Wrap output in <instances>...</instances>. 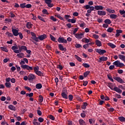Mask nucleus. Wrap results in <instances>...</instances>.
<instances>
[{
  "mask_svg": "<svg viewBox=\"0 0 125 125\" xmlns=\"http://www.w3.org/2000/svg\"><path fill=\"white\" fill-rule=\"evenodd\" d=\"M84 37V33H76L75 34V38L78 40H81Z\"/></svg>",
  "mask_w": 125,
  "mask_h": 125,
  "instance_id": "obj_7",
  "label": "nucleus"
},
{
  "mask_svg": "<svg viewBox=\"0 0 125 125\" xmlns=\"http://www.w3.org/2000/svg\"><path fill=\"white\" fill-rule=\"evenodd\" d=\"M49 118L50 120H52V121H54V120H55V118H54V116L52 115H50Z\"/></svg>",
  "mask_w": 125,
  "mask_h": 125,
  "instance_id": "obj_52",
  "label": "nucleus"
},
{
  "mask_svg": "<svg viewBox=\"0 0 125 125\" xmlns=\"http://www.w3.org/2000/svg\"><path fill=\"white\" fill-rule=\"evenodd\" d=\"M21 67L24 70H27V71H32L33 69V66H30L28 65H21Z\"/></svg>",
  "mask_w": 125,
  "mask_h": 125,
  "instance_id": "obj_4",
  "label": "nucleus"
},
{
  "mask_svg": "<svg viewBox=\"0 0 125 125\" xmlns=\"http://www.w3.org/2000/svg\"><path fill=\"white\" fill-rule=\"evenodd\" d=\"M36 79V76L33 74H30L28 75V81H34V80Z\"/></svg>",
  "mask_w": 125,
  "mask_h": 125,
  "instance_id": "obj_13",
  "label": "nucleus"
},
{
  "mask_svg": "<svg viewBox=\"0 0 125 125\" xmlns=\"http://www.w3.org/2000/svg\"><path fill=\"white\" fill-rule=\"evenodd\" d=\"M19 49H18L17 45L16 44H15V45L12 46L11 49L13 51V52H14V53H20V52H22V51H26V53H28V54H31V52H32L31 50L27 49V47L26 46H19Z\"/></svg>",
  "mask_w": 125,
  "mask_h": 125,
  "instance_id": "obj_1",
  "label": "nucleus"
},
{
  "mask_svg": "<svg viewBox=\"0 0 125 125\" xmlns=\"http://www.w3.org/2000/svg\"><path fill=\"white\" fill-rule=\"evenodd\" d=\"M88 83V82L87 81H83V86H86Z\"/></svg>",
  "mask_w": 125,
  "mask_h": 125,
  "instance_id": "obj_55",
  "label": "nucleus"
},
{
  "mask_svg": "<svg viewBox=\"0 0 125 125\" xmlns=\"http://www.w3.org/2000/svg\"><path fill=\"white\" fill-rule=\"evenodd\" d=\"M89 45H88V43H86L84 45H83V48H84V49H86V48H87V47L89 46Z\"/></svg>",
  "mask_w": 125,
  "mask_h": 125,
  "instance_id": "obj_62",
  "label": "nucleus"
},
{
  "mask_svg": "<svg viewBox=\"0 0 125 125\" xmlns=\"http://www.w3.org/2000/svg\"><path fill=\"white\" fill-rule=\"evenodd\" d=\"M86 106H87V103L84 102L83 105H82L81 109L83 110H85L86 109Z\"/></svg>",
  "mask_w": 125,
  "mask_h": 125,
  "instance_id": "obj_22",
  "label": "nucleus"
},
{
  "mask_svg": "<svg viewBox=\"0 0 125 125\" xmlns=\"http://www.w3.org/2000/svg\"><path fill=\"white\" fill-rule=\"evenodd\" d=\"M42 13L43 14H46V15H49V13L47 11V10L46 9H43L42 10Z\"/></svg>",
  "mask_w": 125,
  "mask_h": 125,
  "instance_id": "obj_30",
  "label": "nucleus"
},
{
  "mask_svg": "<svg viewBox=\"0 0 125 125\" xmlns=\"http://www.w3.org/2000/svg\"><path fill=\"white\" fill-rule=\"evenodd\" d=\"M87 114V112L86 111L83 110L82 113H81V118H84L86 117V114Z\"/></svg>",
  "mask_w": 125,
  "mask_h": 125,
  "instance_id": "obj_16",
  "label": "nucleus"
},
{
  "mask_svg": "<svg viewBox=\"0 0 125 125\" xmlns=\"http://www.w3.org/2000/svg\"><path fill=\"white\" fill-rule=\"evenodd\" d=\"M113 80H115V81H116V82L119 83H125V81L123 80L121 77H118L116 76H114Z\"/></svg>",
  "mask_w": 125,
  "mask_h": 125,
  "instance_id": "obj_5",
  "label": "nucleus"
},
{
  "mask_svg": "<svg viewBox=\"0 0 125 125\" xmlns=\"http://www.w3.org/2000/svg\"><path fill=\"white\" fill-rule=\"evenodd\" d=\"M38 19H40V20H41V21H42L43 22H45V21H44V19L42 17L40 16H38Z\"/></svg>",
  "mask_w": 125,
  "mask_h": 125,
  "instance_id": "obj_48",
  "label": "nucleus"
},
{
  "mask_svg": "<svg viewBox=\"0 0 125 125\" xmlns=\"http://www.w3.org/2000/svg\"><path fill=\"white\" fill-rule=\"evenodd\" d=\"M26 96H28V97H33V96H34V93H26Z\"/></svg>",
  "mask_w": 125,
  "mask_h": 125,
  "instance_id": "obj_43",
  "label": "nucleus"
},
{
  "mask_svg": "<svg viewBox=\"0 0 125 125\" xmlns=\"http://www.w3.org/2000/svg\"><path fill=\"white\" fill-rule=\"evenodd\" d=\"M76 59L79 61V62H82V58L81 57H79L77 55H74Z\"/></svg>",
  "mask_w": 125,
  "mask_h": 125,
  "instance_id": "obj_35",
  "label": "nucleus"
},
{
  "mask_svg": "<svg viewBox=\"0 0 125 125\" xmlns=\"http://www.w3.org/2000/svg\"><path fill=\"white\" fill-rule=\"evenodd\" d=\"M25 7L26 8H31L32 7V4H27L25 5Z\"/></svg>",
  "mask_w": 125,
  "mask_h": 125,
  "instance_id": "obj_61",
  "label": "nucleus"
},
{
  "mask_svg": "<svg viewBox=\"0 0 125 125\" xmlns=\"http://www.w3.org/2000/svg\"><path fill=\"white\" fill-rule=\"evenodd\" d=\"M5 85L6 87L9 88L11 87V83L6 82L5 83Z\"/></svg>",
  "mask_w": 125,
  "mask_h": 125,
  "instance_id": "obj_37",
  "label": "nucleus"
},
{
  "mask_svg": "<svg viewBox=\"0 0 125 125\" xmlns=\"http://www.w3.org/2000/svg\"><path fill=\"white\" fill-rule=\"evenodd\" d=\"M98 15L100 16H105L106 15V12L105 11H98Z\"/></svg>",
  "mask_w": 125,
  "mask_h": 125,
  "instance_id": "obj_15",
  "label": "nucleus"
},
{
  "mask_svg": "<svg viewBox=\"0 0 125 125\" xmlns=\"http://www.w3.org/2000/svg\"><path fill=\"white\" fill-rule=\"evenodd\" d=\"M68 99L69 101H72V100H73V96L71 94L69 95Z\"/></svg>",
  "mask_w": 125,
  "mask_h": 125,
  "instance_id": "obj_57",
  "label": "nucleus"
},
{
  "mask_svg": "<svg viewBox=\"0 0 125 125\" xmlns=\"http://www.w3.org/2000/svg\"><path fill=\"white\" fill-rule=\"evenodd\" d=\"M19 36L21 40H22L23 39V34L21 32H19Z\"/></svg>",
  "mask_w": 125,
  "mask_h": 125,
  "instance_id": "obj_56",
  "label": "nucleus"
},
{
  "mask_svg": "<svg viewBox=\"0 0 125 125\" xmlns=\"http://www.w3.org/2000/svg\"><path fill=\"white\" fill-rule=\"evenodd\" d=\"M96 52L99 53L100 55H103L104 53H106V50L101 49H96Z\"/></svg>",
  "mask_w": 125,
  "mask_h": 125,
  "instance_id": "obj_9",
  "label": "nucleus"
},
{
  "mask_svg": "<svg viewBox=\"0 0 125 125\" xmlns=\"http://www.w3.org/2000/svg\"><path fill=\"white\" fill-rule=\"evenodd\" d=\"M108 87L110 88L111 90H114V87L113 86V83H110L108 84Z\"/></svg>",
  "mask_w": 125,
  "mask_h": 125,
  "instance_id": "obj_44",
  "label": "nucleus"
},
{
  "mask_svg": "<svg viewBox=\"0 0 125 125\" xmlns=\"http://www.w3.org/2000/svg\"><path fill=\"white\" fill-rule=\"evenodd\" d=\"M107 60H108V58L107 57L103 56L99 58V60L98 62H99V63H101L102 61H107Z\"/></svg>",
  "mask_w": 125,
  "mask_h": 125,
  "instance_id": "obj_12",
  "label": "nucleus"
},
{
  "mask_svg": "<svg viewBox=\"0 0 125 125\" xmlns=\"http://www.w3.org/2000/svg\"><path fill=\"white\" fill-rule=\"evenodd\" d=\"M31 34L32 36L31 39H32V40L36 42H40L39 40V38L37 37V35H36L34 32H31Z\"/></svg>",
  "mask_w": 125,
  "mask_h": 125,
  "instance_id": "obj_8",
  "label": "nucleus"
},
{
  "mask_svg": "<svg viewBox=\"0 0 125 125\" xmlns=\"http://www.w3.org/2000/svg\"><path fill=\"white\" fill-rule=\"evenodd\" d=\"M118 57H119V59H120L121 60H123V59H124V57H125V55H119L118 56Z\"/></svg>",
  "mask_w": 125,
  "mask_h": 125,
  "instance_id": "obj_59",
  "label": "nucleus"
},
{
  "mask_svg": "<svg viewBox=\"0 0 125 125\" xmlns=\"http://www.w3.org/2000/svg\"><path fill=\"white\" fill-rule=\"evenodd\" d=\"M95 43L97 46H102V43H101V41H99V40H96Z\"/></svg>",
  "mask_w": 125,
  "mask_h": 125,
  "instance_id": "obj_19",
  "label": "nucleus"
},
{
  "mask_svg": "<svg viewBox=\"0 0 125 125\" xmlns=\"http://www.w3.org/2000/svg\"><path fill=\"white\" fill-rule=\"evenodd\" d=\"M104 7L101 5H96L95 6V9L96 10H103Z\"/></svg>",
  "mask_w": 125,
  "mask_h": 125,
  "instance_id": "obj_18",
  "label": "nucleus"
},
{
  "mask_svg": "<svg viewBox=\"0 0 125 125\" xmlns=\"http://www.w3.org/2000/svg\"><path fill=\"white\" fill-rule=\"evenodd\" d=\"M45 3H46V4H47V6H48V7H53V4L51 3V2H52V0H44Z\"/></svg>",
  "mask_w": 125,
  "mask_h": 125,
  "instance_id": "obj_10",
  "label": "nucleus"
},
{
  "mask_svg": "<svg viewBox=\"0 0 125 125\" xmlns=\"http://www.w3.org/2000/svg\"><path fill=\"white\" fill-rule=\"evenodd\" d=\"M79 123L80 125H86V124H85V122L83 119H80L79 120Z\"/></svg>",
  "mask_w": 125,
  "mask_h": 125,
  "instance_id": "obj_23",
  "label": "nucleus"
},
{
  "mask_svg": "<svg viewBox=\"0 0 125 125\" xmlns=\"http://www.w3.org/2000/svg\"><path fill=\"white\" fill-rule=\"evenodd\" d=\"M39 101L41 103H42V102L43 101V97H42V96L41 95H39Z\"/></svg>",
  "mask_w": 125,
  "mask_h": 125,
  "instance_id": "obj_33",
  "label": "nucleus"
},
{
  "mask_svg": "<svg viewBox=\"0 0 125 125\" xmlns=\"http://www.w3.org/2000/svg\"><path fill=\"white\" fill-rule=\"evenodd\" d=\"M106 10L108 11V12H109V13H115V10H111V9L108 8L106 9Z\"/></svg>",
  "mask_w": 125,
  "mask_h": 125,
  "instance_id": "obj_32",
  "label": "nucleus"
},
{
  "mask_svg": "<svg viewBox=\"0 0 125 125\" xmlns=\"http://www.w3.org/2000/svg\"><path fill=\"white\" fill-rule=\"evenodd\" d=\"M58 47L60 50H61L62 51H64V52H66V51H67V49L66 48V47H64L62 44H59L58 45Z\"/></svg>",
  "mask_w": 125,
  "mask_h": 125,
  "instance_id": "obj_14",
  "label": "nucleus"
},
{
  "mask_svg": "<svg viewBox=\"0 0 125 125\" xmlns=\"http://www.w3.org/2000/svg\"><path fill=\"white\" fill-rule=\"evenodd\" d=\"M7 124H8L7 122L4 120L1 123V125H7Z\"/></svg>",
  "mask_w": 125,
  "mask_h": 125,
  "instance_id": "obj_64",
  "label": "nucleus"
},
{
  "mask_svg": "<svg viewBox=\"0 0 125 125\" xmlns=\"http://www.w3.org/2000/svg\"><path fill=\"white\" fill-rule=\"evenodd\" d=\"M50 38L51 40L52 41V42H57V41H56V38H55V37H54L51 34L50 35Z\"/></svg>",
  "mask_w": 125,
  "mask_h": 125,
  "instance_id": "obj_36",
  "label": "nucleus"
},
{
  "mask_svg": "<svg viewBox=\"0 0 125 125\" xmlns=\"http://www.w3.org/2000/svg\"><path fill=\"white\" fill-rule=\"evenodd\" d=\"M90 73V71H87L83 73L84 78H86L88 75Z\"/></svg>",
  "mask_w": 125,
  "mask_h": 125,
  "instance_id": "obj_39",
  "label": "nucleus"
},
{
  "mask_svg": "<svg viewBox=\"0 0 125 125\" xmlns=\"http://www.w3.org/2000/svg\"><path fill=\"white\" fill-rule=\"evenodd\" d=\"M82 66H83V67H84L85 68H89V67H90V65L88 63H83L82 64Z\"/></svg>",
  "mask_w": 125,
  "mask_h": 125,
  "instance_id": "obj_40",
  "label": "nucleus"
},
{
  "mask_svg": "<svg viewBox=\"0 0 125 125\" xmlns=\"http://www.w3.org/2000/svg\"><path fill=\"white\" fill-rule=\"evenodd\" d=\"M119 13H120V14H121V15H124L125 14V10H124V9L123 10H120L119 11Z\"/></svg>",
  "mask_w": 125,
  "mask_h": 125,
  "instance_id": "obj_51",
  "label": "nucleus"
},
{
  "mask_svg": "<svg viewBox=\"0 0 125 125\" xmlns=\"http://www.w3.org/2000/svg\"><path fill=\"white\" fill-rule=\"evenodd\" d=\"M83 8H85V9H89L90 6H89V5H85L83 6Z\"/></svg>",
  "mask_w": 125,
  "mask_h": 125,
  "instance_id": "obj_58",
  "label": "nucleus"
},
{
  "mask_svg": "<svg viewBox=\"0 0 125 125\" xmlns=\"http://www.w3.org/2000/svg\"><path fill=\"white\" fill-rule=\"evenodd\" d=\"M33 70L37 76H39L40 77H43V73L42 72V71H39L40 67L39 66L33 67Z\"/></svg>",
  "mask_w": 125,
  "mask_h": 125,
  "instance_id": "obj_2",
  "label": "nucleus"
},
{
  "mask_svg": "<svg viewBox=\"0 0 125 125\" xmlns=\"http://www.w3.org/2000/svg\"><path fill=\"white\" fill-rule=\"evenodd\" d=\"M8 107L9 109H10V110H11L12 111H16V108L12 104L9 105Z\"/></svg>",
  "mask_w": 125,
  "mask_h": 125,
  "instance_id": "obj_20",
  "label": "nucleus"
},
{
  "mask_svg": "<svg viewBox=\"0 0 125 125\" xmlns=\"http://www.w3.org/2000/svg\"><path fill=\"white\" fill-rule=\"evenodd\" d=\"M118 120H119V121L122 123H124L125 122V118L123 116L118 117Z\"/></svg>",
  "mask_w": 125,
  "mask_h": 125,
  "instance_id": "obj_28",
  "label": "nucleus"
},
{
  "mask_svg": "<svg viewBox=\"0 0 125 125\" xmlns=\"http://www.w3.org/2000/svg\"><path fill=\"white\" fill-rule=\"evenodd\" d=\"M114 90V91H116V92H118V93H119L120 94H121V93H122V91L121 89L119 88L117 86H115L114 87V89H113Z\"/></svg>",
  "mask_w": 125,
  "mask_h": 125,
  "instance_id": "obj_17",
  "label": "nucleus"
},
{
  "mask_svg": "<svg viewBox=\"0 0 125 125\" xmlns=\"http://www.w3.org/2000/svg\"><path fill=\"white\" fill-rule=\"evenodd\" d=\"M113 64L117 67H119V68H122V67H125V64L123 62H120V61L119 60L115 61L113 62Z\"/></svg>",
  "mask_w": 125,
  "mask_h": 125,
  "instance_id": "obj_3",
  "label": "nucleus"
},
{
  "mask_svg": "<svg viewBox=\"0 0 125 125\" xmlns=\"http://www.w3.org/2000/svg\"><path fill=\"white\" fill-rule=\"evenodd\" d=\"M76 48H80V47H82V45L81 44L77 43L75 45Z\"/></svg>",
  "mask_w": 125,
  "mask_h": 125,
  "instance_id": "obj_54",
  "label": "nucleus"
},
{
  "mask_svg": "<svg viewBox=\"0 0 125 125\" xmlns=\"http://www.w3.org/2000/svg\"><path fill=\"white\" fill-rule=\"evenodd\" d=\"M62 96L63 98H64L65 99H68V95H66V93L64 92L62 93Z\"/></svg>",
  "mask_w": 125,
  "mask_h": 125,
  "instance_id": "obj_27",
  "label": "nucleus"
},
{
  "mask_svg": "<svg viewBox=\"0 0 125 125\" xmlns=\"http://www.w3.org/2000/svg\"><path fill=\"white\" fill-rule=\"evenodd\" d=\"M0 49L5 52H8V50L5 47H1Z\"/></svg>",
  "mask_w": 125,
  "mask_h": 125,
  "instance_id": "obj_42",
  "label": "nucleus"
},
{
  "mask_svg": "<svg viewBox=\"0 0 125 125\" xmlns=\"http://www.w3.org/2000/svg\"><path fill=\"white\" fill-rule=\"evenodd\" d=\"M17 56H18V57L19 58H23V56H24V53H22V52L17 53Z\"/></svg>",
  "mask_w": 125,
  "mask_h": 125,
  "instance_id": "obj_21",
  "label": "nucleus"
},
{
  "mask_svg": "<svg viewBox=\"0 0 125 125\" xmlns=\"http://www.w3.org/2000/svg\"><path fill=\"white\" fill-rule=\"evenodd\" d=\"M104 23H105V24H107V25H110V24L112 23V21H111V20H110V19H106L104 20Z\"/></svg>",
  "mask_w": 125,
  "mask_h": 125,
  "instance_id": "obj_29",
  "label": "nucleus"
},
{
  "mask_svg": "<svg viewBox=\"0 0 125 125\" xmlns=\"http://www.w3.org/2000/svg\"><path fill=\"white\" fill-rule=\"evenodd\" d=\"M107 45L110 46L111 48H115V47H116V45L114 44L113 43H108Z\"/></svg>",
  "mask_w": 125,
  "mask_h": 125,
  "instance_id": "obj_31",
  "label": "nucleus"
},
{
  "mask_svg": "<svg viewBox=\"0 0 125 125\" xmlns=\"http://www.w3.org/2000/svg\"><path fill=\"white\" fill-rule=\"evenodd\" d=\"M58 42L59 43H67V40L63 37H59L58 39Z\"/></svg>",
  "mask_w": 125,
  "mask_h": 125,
  "instance_id": "obj_6",
  "label": "nucleus"
},
{
  "mask_svg": "<svg viewBox=\"0 0 125 125\" xmlns=\"http://www.w3.org/2000/svg\"><path fill=\"white\" fill-rule=\"evenodd\" d=\"M107 78L108 79V80L109 81H110L111 82H112V83H114V79H113V77H112V76L108 74L107 75Z\"/></svg>",
  "mask_w": 125,
  "mask_h": 125,
  "instance_id": "obj_38",
  "label": "nucleus"
},
{
  "mask_svg": "<svg viewBox=\"0 0 125 125\" xmlns=\"http://www.w3.org/2000/svg\"><path fill=\"white\" fill-rule=\"evenodd\" d=\"M113 31H114V28H113L112 27H109L107 29L106 32H113Z\"/></svg>",
  "mask_w": 125,
  "mask_h": 125,
  "instance_id": "obj_53",
  "label": "nucleus"
},
{
  "mask_svg": "<svg viewBox=\"0 0 125 125\" xmlns=\"http://www.w3.org/2000/svg\"><path fill=\"white\" fill-rule=\"evenodd\" d=\"M6 35H8V37L12 38L13 37V34L11 33H9L8 32H6Z\"/></svg>",
  "mask_w": 125,
  "mask_h": 125,
  "instance_id": "obj_46",
  "label": "nucleus"
},
{
  "mask_svg": "<svg viewBox=\"0 0 125 125\" xmlns=\"http://www.w3.org/2000/svg\"><path fill=\"white\" fill-rule=\"evenodd\" d=\"M12 32H19V29L15 26H14L12 28Z\"/></svg>",
  "mask_w": 125,
  "mask_h": 125,
  "instance_id": "obj_41",
  "label": "nucleus"
},
{
  "mask_svg": "<svg viewBox=\"0 0 125 125\" xmlns=\"http://www.w3.org/2000/svg\"><path fill=\"white\" fill-rule=\"evenodd\" d=\"M82 42H85V43H88L89 42V40L86 38H84L82 40Z\"/></svg>",
  "mask_w": 125,
  "mask_h": 125,
  "instance_id": "obj_34",
  "label": "nucleus"
},
{
  "mask_svg": "<svg viewBox=\"0 0 125 125\" xmlns=\"http://www.w3.org/2000/svg\"><path fill=\"white\" fill-rule=\"evenodd\" d=\"M32 27H33V24L31 22H28L26 23V28H27V29H31Z\"/></svg>",
  "mask_w": 125,
  "mask_h": 125,
  "instance_id": "obj_24",
  "label": "nucleus"
},
{
  "mask_svg": "<svg viewBox=\"0 0 125 125\" xmlns=\"http://www.w3.org/2000/svg\"><path fill=\"white\" fill-rule=\"evenodd\" d=\"M37 38L38 39V41L39 40H40V41H43V40H45V39L47 38V36L45 34H43L42 35H40Z\"/></svg>",
  "mask_w": 125,
  "mask_h": 125,
  "instance_id": "obj_11",
  "label": "nucleus"
},
{
  "mask_svg": "<svg viewBox=\"0 0 125 125\" xmlns=\"http://www.w3.org/2000/svg\"><path fill=\"white\" fill-rule=\"evenodd\" d=\"M110 17L111 19H117L118 16L116 14H112L110 15Z\"/></svg>",
  "mask_w": 125,
  "mask_h": 125,
  "instance_id": "obj_25",
  "label": "nucleus"
},
{
  "mask_svg": "<svg viewBox=\"0 0 125 125\" xmlns=\"http://www.w3.org/2000/svg\"><path fill=\"white\" fill-rule=\"evenodd\" d=\"M38 121L39 122H40V123H42V122H43L44 119L43 118H42V117H39L38 118Z\"/></svg>",
  "mask_w": 125,
  "mask_h": 125,
  "instance_id": "obj_60",
  "label": "nucleus"
},
{
  "mask_svg": "<svg viewBox=\"0 0 125 125\" xmlns=\"http://www.w3.org/2000/svg\"><path fill=\"white\" fill-rule=\"evenodd\" d=\"M55 16L61 20H64V19L59 15H55Z\"/></svg>",
  "mask_w": 125,
  "mask_h": 125,
  "instance_id": "obj_49",
  "label": "nucleus"
},
{
  "mask_svg": "<svg viewBox=\"0 0 125 125\" xmlns=\"http://www.w3.org/2000/svg\"><path fill=\"white\" fill-rule=\"evenodd\" d=\"M20 7L21 8H25V7H26V3H21L20 4Z\"/></svg>",
  "mask_w": 125,
  "mask_h": 125,
  "instance_id": "obj_47",
  "label": "nucleus"
},
{
  "mask_svg": "<svg viewBox=\"0 0 125 125\" xmlns=\"http://www.w3.org/2000/svg\"><path fill=\"white\" fill-rule=\"evenodd\" d=\"M50 19L52 21H54V22H56V21H57V19H56V18H54V16H51L50 17Z\"/></svg>",
  "mask_w": 125,
  "mask_h": 125,
  "instance_id": "obj_50",
  "label": "nucleus"
},
{
  "mask_svg": "<svg viewBox=\"0 0 125 125\" xmlns=\"http://www.w3.org/2000/svg\"><path fill=\"white\" fill-rule=\"evenodd\" d=\"M33 124L34 125H40L41 124L38 122L36 121H33Z\"/></svg>",
  "mask_w": 125,
  "mask_h": 125,
  "instance_id": "obj_63",
  "label": "nucleus"
},
{
  "mask_svg": "<svg viewBox=\"0 0 125 125\" xmlns=\"http://www.w3.org/2000/svg\"><path fill=\"white\" fill-rule=\"evenodd\" d=\"M95 121L94 120V119H89V123L90 125H92L93 123H94Z\"/></svg>",
  "mask_w": 125,
  "mask_h": 125,
  "instance_id": "obj_45",
  "label": "nucleus"
},
{
  "mask_svg": "<svg viewBox=\"0 0 125 125\" xmlns=\"http://www.w3.org/2000/svg\"><path fill=\"white\" fill-rule=\"evenodd\" d=\"M36 87L37 89H41L42 87V85L41 83H37L36 85Z\"/></svg>",
  "mask_w": 125,
  "mask_h": 125,
  "instance_id": "obj_26",
  "label": "nucleus"
}]
</instances>
